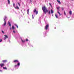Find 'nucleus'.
Listing matches in <instances>:
<instances>
[{"label":"nucleus","instance_id":"nucleus-1","mask_svg":"<svg viewBox=\"0 0 74 74\" xmlns=\"http://www.w3.org/2000/svg\"><path fill=\"white\" fill-rule=\"evenodd\" d=\"M13 62L14 63H18L17 65H16L14 66V67L16 69H18L19 67L20 66V62L18 61V60H14L13 61Z\"/></svg>","mask_w":74,"mask_h":74},{"label":"nucleus","instance_id":"nucleus-2","mask_svg":"<svg viewBox=\"0 0 74 74\" xmlns=\"http://www.w3.org/2000/svg\"><path fill=\"white\" fill-rule=\"evenodd\" d=\"M42 10H43V11L45 14H46V12L48 13V11L47 9H46L45 6H44L42 7Z\"/></svg>","mask_w":74,"mask_h":74},{"label":"nucleus","instance_id":"nucleus-3","mask_svg":"<svg viewBox=\"0 0 74 74\" xmlns=\"http://www.w3.org/2000/svg\"><path fill=\"white\" fill-rule=\"evenodd\" d=\"M7 18L6 16H5L3 18V21H4V23L3 24V26H5V25H6V19Z\"/></svg>","mask_w":74,"mask_h":74},{"label":"nucleus","instance_id":"nucleus-4","mask_svg":"<svg viewBox=\"0 0 74 74\" xmlns=\"http://www.w3.org/2000/svg\"><path fill=\"white\" fill-rule=\"evenodd\" d=\"M49 24H47L46 25V26L45 27V30H48L49 29Z\"/></svg>","mask_w":74,"mask_h":74},{"label":"nucleus","instance_id":"nucleus-5","mask_svg":"<svg viewBox=\"0 0 74 74\" xmlns=\"http://www.w3.org/2000/svg\"><path fill=\"white\" fill-rule=\"evenodd\" d=\"M33 12H34V13H36V15H37L38 14V11H37L36 9H34Z\"/></svg>","mask_w":74,"mask_h":74},{"label":"nucleus","instance_id":"nucleus-6","mask_svg":"<svg viewBox=\"0 0 74 74\" xmlns=\"http://www.w3.org/2000/svg\"><path fill=\"white\" fill-rule=\"evenodd\" d=\"M21 42L23 44H24V43H25V42L26 41V40H23L22 39V38H21Z\"/></svg>","mask_w":74,"mask_h":74},{"label":"nucleus","instance_id":"nucleus-7","mask_svg":"<svg viewBox=\"0 0 74 74\" xmlns=\"http://www.w3.org/2000/svg\"><path fill=\"white\" fill-rule=\"evenodd\" d=\"M8 38V36H7V35H5L4 37V40H6L7 38Z\"/></svg>","mask_w":74,"mask_h":74},{"label":"nucleus","instance_id":"nucleus-8","mask_svg":"<svg viewBox=\"0 0 74 74\" xmlns=\"http://www.w3.org/2000/svg\"><path fill=\"white\" fill-rule=\"evenodd\" d=\"M4 66V64H0V66L1 67H3Z\"/></svg>","mask_w":74,"mask_h":74},{"label":"nucleus","instance_id":"nucleus-9","mask_svg":"<svg viewBox=\"0 0 74 74\" xmlns=\"http://www.w3.org/2000/svg\"><path fill=\"white\" fill-rule=\"evenodd\" d=\"M47 34V32H45L43 33V35L44 37H45L46 36V35Z\"/></svg>","mask_w":74,"mask_h":74},{"label":"nucleus","instance_id":"nucleus-10","mask_svg":"<svg viewBox=\"0 0 74 74\" xmlns=\"http://www.w3.org/2000/svg\"><path fill=\"white\" fill-rule=\"evenodd\" d=\"M69 13L70 15H72V12L71 11V10L69 11Z\"/></svg>","mask_w":74,"mask_h":74},{"label":"nucleus","instance_id":"nucleus-11","mask_svg":"<svg viewBox=\"0 0 74 74\" xmlns=\"http://www.w3.org/2000/svg\"><path fill=\"white\" fill-rule=\"evenodd\" d=\"M8 24L9 25V26H11V24L10 22H8Z\"/></svg>","mask_w":74,"mask_h":74},{"label":"nucleus","instance_id":"nucleus-12","mask_svg":"<svg viewBox=\"0 0 74 74\" xmlns=\"http://www.w3.org/2000/svg\"><path fill=\"white\" fill-rule=\"evenodd\" d=\"M15 8L16 9H19V8L18 6H16V7H15Z\"/></svg>","mask_w":74,"mask_h":74},{"label":"nucleus","instance_id":"nucleus-13","mask_svg":"<svg viewBox=\"0 0 74 74\" xmlns=\"http://www.w3.org/2000/svg\"><path fill=\"white\" fill-rule=\"evenodd\" d=\"M8 4H10V0H8Z\"/></svg>","mask_w":74,"mask_h":74},{"label":"nucleus","instance_id":"nucleus-14","mask_svg":"<svg viewBox=\"0 0 74 74\" xmlns=\"http://www.w3.org/2000/svg\"><path fill=\"white\" fill-rule=\"evenodd\" d=\"M7 62V60H3V63H5V62Z\"/></svg>","mask_w":74,"mask_h":74},{"label":"nucleus","instance_id":"nucleus-15","mask_svg":"<svg viewBox=\"0 0 74 74\" xmlns=\"http://www.w3.org/2000/svg\"><path fill=\"white\" fill-rule=\"evenodd\" d=\"M57 1L58 2V3L60 4H61V3L60 2V1H59L58 0H57Z\"/></svg>","mask_w":74,"mask_h":74},{"label":"nucleus","instance_id":"nucleus-16","mask_svg":"<svg viewBox=\"0 0 74 74\" xmlns=\"http://www.w3.org/2000/svg\"><path fill=\"white\" fill-rule=\"evenodd\" d=\"M59 8H60V7L57 8V10H58V11H60Z\"/></svg>","mask_w":74,"mask_h":74},{"label":"nucleus","instance_id":"nucleus-17","mask_svg":"<svg viewBox=\"0 0 74 74\" xmlns=\"http://www.w3.org/2000/svg\"><path fill=\"white\" fill-rule=\"evenodd\" d=\"M3 69L4 70H7V68L6 67H3Z\"/></svg>","mask_w":74,"mask_h":74},{"label":"nucleus","instance_id":"nucleus-18","mask_svg":"<svg viewBox=\"0 0 74 74\" xmlns=\"http://www.w3.org/2000/svg\"><path fill=\"white\" fill-rule=\"evenodd\" d=\"M12 29H13V30H14V29H15V27H14V26H12Z\"/></svg>","mask_w":74,"mask_h":74},{"label":"nucleus","instance_id":"nucleus-19","mask_svg":"<svg viewBox=\"0 0 74 74\" xmlns=\"http://www.w3.org/2000/svg\"><path fill=\"white\" fill-rule=\"evenodd\" d=\"M51 13L52 14L53 13V11L52 10H51Z\"/></svg>","mask_w":74,"mask_h":74},{"label":"nucleus","instance_id":"nucleus-20","mask_svg":"<svg viewBox=\"0 0 74 74\" xmlns=\"http://www.w3.org/2000/svg\"><path fill=\"white\" fill-rule=\"evenodd\" d=\"M27 14H29V9H28L27 10Z\"/></svg>","mask_w":74,"mask_h":74},{"label":"nucleus","instance_id":"nucleus-21","mask_svg":"<svg viewBox=\"0 0 74 74\" xmlns=\"http://www.w3.org/2000/svg\"><path fill=\"white\" fill-rule=\"evenodd\" d=\"M14 25H15V26H16L17 27V28H18V25L15 24H14Z\"/></svg>","mask_w":74,"mask_h":74},{"label":"nucleus","instance_id":"nucleus-22","mask_svg":"<svg viewBox=\"0 0 74 74\" xmlns=\"http://www.w3.org/2000/svg\"><path fill=\"white\" fill-rule=\"evenodd\" d=\"M28 45H29L30 47H33V45H31V44H30L29 43L28 44Z\"/></svg>","mask_w":74,"mask_h":74},{"label":"nucleus","instance_id":"nucleus-23","mask_svg":"<svg viewBox=\"0 0 74 74\" xmlns=\"http://www.w3.org/2000/svg\"><path fill=\"white\" fill-rule=\"evenodd\" d=\"M57 12L60 15V12H59V11H58V10L57 11Z\"/></svg>","mask_w":74,"mask_h":74},{"label":"nucleus","instance_id":"nucleus-24","mask_svg":"<svg viewBox=\"0 0 74 74\" xmlns=\"http://www.w3.org/2000/svg\"><path fill=\"white\" fill-rule=\"evenodd\" d=\"M48 14L49 15H50V14H51V11H50V10L49 11Z\"/></svg>","mask_w":74,"mask_h":74},{"label":"nucleus","instance_id":"nucleus-25","mask_svg":"<svg viewBox=\"0 0 74 74\" xmlns=\"http://www.w3.org/2000/svg\"><path fill=\"white\" fill-rule=\"evenodd\" d=\"M55 16H56V18H58V15H57V14H56Z\"/></svg>","mask_w":74,"mask_h":74},{"label":"nucleus","instance_id":"nucleus-26","mask_svg":"<svg viewBox=\"0 0 74 74\" xmlns=\"http://www.w3.org/2000/svg\"><path fill=\"white\" fill-rule=\"evenodd\" d=\"M2 33H3V34H4V31L3 30L2 32Z\"/></svg>","mask_w":74,"mask_h":74},{"label":"nucleus","instance_id":"nucleus-27","mask_svg":"<svg viewBox=\"0 0 74 74\" xmlns=\"http://www.w3.org/2000/svg\"><path fill=\"white\" fill-rule=\"evenodd\" d=\"M2 41V39H0V42H1Z\"/></svg>","mask_w":74,"mask_h":74},{"label":"nucleus","instance_id":"nucleus-28","mask_svg":"<svg viewBox=\"0 0 74 74\" xmlns=\"http://www.w3.org/2000/svg\"><path fill=\"white\" fill-rule=\"evenodd\" d=\"M64 15H66V12H65V11L64 12Z\"/></svg>","mask_w":74,"mask_h":74},{"label":"nucleus","instance_id":"nucleus-29","mask_svg":"<svg viewBox=\"0 0 74 74\" xmlns=\"http://www.w3.org/2000/svg\"><path fill=\"white\" fill-rule=\"evenodd\" d=\"M32 19H34V16H33V15H32Z\"/></svg>","mask_w":74,"mask_h":74},{"label":"nucleus","instance_id":"nucleus-30","mask_svg":"<svg viewBox=\"0 0 74 74\" xmlns=\"http://www.w3.org/2000/svg\"><path fill=\"white\" fill-rule=\"evenodd\" d=\"M26 41H29V40H28V39H26Z\"/></svg>","mask_w":74,"mask_h":74},{"label":"nucleus","instance_id":"nucleus-31","mask_svg":"<svg viewBox=\"0 0 74 74\" xmlns=\"http://www.w3.org/2000/svg\"><path fill=\"white\" fill-rule=\"evenodd\" d=\"M18 4L19 5V6H20L21 5H20V4L19 3H18Z\"/></svg>","mask_w":74,"mask_h":74},{"label":"nucleus","instance_id":"nucleus-32","mask_svg":"<svg viewBox=\"0 0 74 74\" xmlns=\"http://www.w3.org/2000/svg\"><path fill=\"white\" fill-rule=\"evenodd\" d=\"M32 0H30V3H32Z\"/></svg>","mask_w":74,"mask_h":74},{"label":"nucleus","instance_id":"nucleus-33","mask_svg":"<svg viewBox=\"0 0 74 74\" xmlns=\"http://www.w3.org/2000/svg\"><path fill=\"white\" fill-rule=\"evenodd\" d=\"M62 10H64V8H63L62 7Z\"/></svg>","mask_w":74,"mask_h":74},{"label":"nucleus","instance_id":"nucleus-34","mask_svg":"<svg viewBox=\"0 0 74 74\" xmlns=\"http://www.w3.org/2000/svg\"><path fill=\"white\" fill-rule=\"evenodd\" d=\"M14 33H15V31L14 30L13 31Z\"/></svg>","mask_w":74,"mask_h":74},{"label":"nucleus","instance_id":"nucleus-35","mask_svg":"<svg viewBox=\"0 0 74 74\" xmlns=\"http://www.w3.org/2000/svg\"><path fill=\"white\" fill-rule=\"evenodd\" d=\"M13 6L15 7V3L13 4Z\"/></svg>","mask_w":74,"mask_h":74},{"label":"nucleus","instance_id":"nucleus-36","mask_svg":"<svg viewBox=\"0 0 74 74\" xmlns=\"http://www.w3.org/2000/svg\"><path fill=\"white\" fill-rule=\"evenodd\" d=\"M0 72H2V71H1V70H0Z\"/></svg>","mask_w":74,"mask_h":74},{"label":"nucleus","instance_id":"nucleus-37","mask_svg":"<svg viewBox=\"0 0 74 74\" xmlns=\"http://www.w3.org/2000/svg\"><path fill=\"white\" fill-rule=\"evenodd\" d=\"M39 23V24H40V23H41V21H40V23Z\"/></svg>","mask_w":74,"mask_h":74},{"label":"nucleus","instance_id":"nucleus-38","mask_svg":"<svg viewBox=\"0 0 74 74\" xmlns=\"http://www.w3.org/2000/svg\"><path fill=\"white\" fill-rule=\"evenodd\" d=\"M10 30H11V29H12V28H11V27H10Z\"/></svg>","mask_w":74,"mask_h":74},{"label":"nucleus","instance_id":"nucleus-39","mask_svg":"<svg viewBox=\"0 0 74 74\" xmlns=\"http://www.w3.org/2000/svg\"><path fill=\"white\" fill-rule=\"evenodd\" d=\"M70 18V17H68V18Z\"/></svg>","mask_w":74,"mask_h":74},{"label":"nucleus","instance_id":"nucleus-40","mask_svg":"<svg viewBox=\"0 0 74 74\" xmlns=\"http://www.w3.org/2000/svg\"><path fill=\"white\" fill-rule=\"evenodd\" d=\"M50 5H51V3H49Z\"/></svg>","mask_w":74,"mask_h":74}]
</instances>
